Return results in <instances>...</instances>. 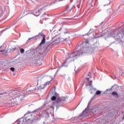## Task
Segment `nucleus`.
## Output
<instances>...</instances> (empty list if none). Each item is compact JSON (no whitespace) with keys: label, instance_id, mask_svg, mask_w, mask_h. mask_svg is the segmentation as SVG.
<instances>
[{"label":"nucleus","instance_id":"f257e3e1","mask_svg":"<svg viewBox=\"0 0 124 124\" xmlns=\"http://www.w3.org/2000/svg\"><path fill=\"white\" fill-rule=\"evenodd\" d=\"M89 48V47L85 46L84 44H80L78 46L76 51L72 53L68 54V57H66L64 63H66V62H71L74 61V57L78 58V57L82 56L83 54L87 53Z\"/></svg>","mask_w":124,"mask_h":124},{"label":"nucleus","instance_id":"f03ea898","mask_svg":"<svg viewBox=\"0 0 124 124\" xmlns=\"http://www.w3.org/2000/svg\"><path fill=\"white\" fill-rule=\"evenodd\" d=\"M33 117V115L31 112H28L23 117L19 119L16 121V124H26V123H28L29 121H31V123H32L34 121Z\"/></svg>","mask_w":124,"mask_h":124},{"label":"nucleus","instance_id":"7ed1b4c3","mask_svg":"<svg viewBox=\"0 0 124 124\" xmlns=\"http://www.w3.org/2000/svg\"><path fill=\"white\" fill-rule=\"evenodd\" d=\"M41 48H40V46H38L36 51L37 52L34 53L33 54V57L32 58V60L35 62H37L38 61H40V60H42L45 56H46V54L44 52H41Z\"/></svg>","mask_w":124,"mask_h":124},{"label":"nucleus","instance_id":"20e7f679","mask_svg":"<svg viewBox=\"0 0 124 124\" xmlns=\"http://www.w3.org/2000/svg\"><path fill=\"white\" fill-rule=\"evenodd\" d=\"M52 80H53L52 78H51L50 81L46 82V83H44L43 82V77H40L37 78L36 79V81L37 82V85H40L38 87H37L38 89H40L39 92H41V90H43V89L45 88L47 85H50V83L52 81Z\"/></svg>","mask_w":124,"mask_h":124},{"label":"nucleus","instance_id":"39448f33","mask_svg":"<svg viewBox=\"0 0 124 124\" xmlns=\"http://www.w3.org/2000/svg\"><path fill=\"white\" fill-rule=\"evenodd\" d=\"M66 100V98L64 97L57 98L56 102L57 108H59V107H61V106H62V104L65 102Z\"/></svg>","mask_w":124,"mask_h":124},{"label":"nucleus","instance_id":"423d86ee","mask_svg":"<svg viewBox=\"0 0 124 124\" xmlns=\"http://www.w3.org/2000/svg\"><path fill=\"white\" fill-rule=\"evenodd\" d=\"M39 36V38L40 39H41V38H43L40 44V46H39V47H40L42 45H43L44 43H45V42L46 41V35L45 34H43V32H41L39 33V34L37 35Z\"/></svg>","mask_w":124,"mask_h":124},{"label":"nucleus","instance_id":"0eeeda50","mask_svg":"<svg viewBox=\"0 0 124 124\" xmlns=\"http://www.w3.org/2000/svg\"><path fill=\"white\" fill-rule=\"evenodd\" d=\"M91 105V103H88L87 107L85 109V110L77 117L79 120H83L86 116H87V109L89 108V106Z\"/></svg>","mask_w":124,"mask_h":124},{"label":"nucleus","instance_id":"6e6552de","mask_svg":"<svg viewBox=\"0 0 124 124\" xmlns=\"http://www.w3.org/2000/svg\"><path fill=\"white\" fill-rule=\"evenodd\" d=\"M52 46L53 44L51 42H46L45 45V49H46V51H50L52 49Z\"/></svg>","mask_w":124,"mask_h":124},{"label":"nucleus","instance_id":"1a4fd4ad","mask_svg":"<svg viewBox=\"0 0 124 124\" xmlns=\"http://www.w3.org/2000/svg\"><path fill=\"white\" fill-rule=\"evenodd\" d=\"M40 88H38L36 86H33L30 87V93H36V92H39Z\"/></svg>","mask_w":124,"mask_h":124},{"label":"nucleus","instance_id":"9d476101","mask_svg":"<svg viewBox=\"0 0 124 124\" xmlns=\"http://www.w3.org/2000/svg\"><path fill=\"white\" fill-rule=\"evenodd\" d=\"M16 97H18V99H19V100L20 101H22L23 98H24V97H25V94H24V93H16Z\"/></svg>","mask_w":124,"mask_h":124},{"label":"nucleus","instance_id":"9b49d317","mask_svg":"<svg viewBox=\"0 0 124 124\" xmlns=\"http://www.w3.org/2000/svg\"><path fill=\"white\" fill-rule=\"evenodd\" d=\"M33 116H33V118L34 119V121L35 120V121H37L38 122L41 120V118H43V117H44V114L40 113L37 117H35L34 115Z\"/></svg>","mask_w":124,"mask_h":124},{"label":"nucleus","instance_id":"f8f14e48","mask_svg":"<svg viewBox=\"0 0 124 124\" xmlns=\"http://www.w3.org/2000/svg\"><path fill=\"white\" fill-rule=\"evenodd\" d=\"M99 47V43L98 42L96 41L95 43H94L92 47V49L93 51H94L97 49Z\"/></svg>","mask_w":124,"mask_h":124},{"label":"nucleus","instance_id":"ddd939ff","mask_svg":"<svg viewBox=\"0 0 124 124\" xmlns=\"http://www.w3.org/2000/svg\"><path fill=\"white\" fill-rule=\"evenodd\" d=\"M31 114L34 113L35 114L36 113H39V114L43 113V112L41 111V108H38L34 110V111L31 112Z\"/></svg>","mask_w":124,"mask_h":124},{"label":"nucleus","instance_id":"4468645a","mask_svg":"<svg viewBox=\"0 0 124 124\" xmlns=\"http://www.w3.org/2000/svg\"><path fill=\"white\" fill-rule=\"evenodd\" d=\"M72 10V8H71V9H70L69 7H68V8L63 12V14H68V13H69V12H70V11H71Z\"/></svg>","mask_w":124,"mask_h":124},{"label":"nucleus","instance_id":"2eb2a0df","mask_svg":"<svg viewBox=\"0 0 124 124\" xmlns=\"http://www.w3.org/2000/svg\"><path fill=\"white\" fill-rule=\"evenodd\" d=\"M44 6H43L42 8H41L38 12H36L35 13V14H36V15L37 16H38V15H40V13H41L42 10H43V9L44 8Z\"/></svg>","mask_w":124,"mask_h":124},{"label":"nucleus","instance_id":"dca6fc26","mask_svg":"<svg viewBox=\"0 0 124 124\" xmlns=\"http://www.w3.org/2000/svg\"><path fill=\"white\" fill-rule=\"evenodd\" d=\"M0 52L3 55H5V54H7V50H5V49L0 50Z\"/></svg>","mask_w":124,"mask_h":124},{"label":"nucleus","instance_id":"f3484780","mask_svg":"<svg viewBox=\"0 0 124 124\" xmlns=\"http://www.w3.org/2000/svg\"><path fill=\"white\" fill-rule=\"evenodd\" d=\"M60 43V41L59 40H56L52 42V44L54 45H58Z\"/></svg>","mask_w":124,"mask_h":124},{"label":"nucleus","instance_id":"a211bd4d","mask_svg":"<svg viewBox=\"0 0 124 124\" xmlns=\"http://www.w3.org/2000/svg\"><path fill=\"white\" fill-rule=\"evenodd\" d=\"M113 12V10L111 9H108V10H107V13H108V14H109L110 15V14H112Z\"/></svg>","mask_w":124,"mask_h":124},{"label":"nucleus","instance_id":"6ab92c4d","mask_svg":"<svg viewBox=\"0 0 124 124\" xmlns=\"http://www.w3.org/2000/svg\"><path fill=\"white\" fill-rule=\"evenodd\" d=\"M119 72H120V74H121V75L122 76H124V70L120 69Z\"/></svg>","mask_w":124,"mask_h":124},{"label":"nucleus","instance_id":"aec40b11","mask_svg":"<svg viewBox=\"0 0 124 124\" xmlns=\"http://www.w3.org/2000/svg\"><path fill=\"white\" fill-rule=\"evenodd\" d=\"M101 93V92L100 91H97L96 92L95 95H99Z\"/></svg>","mask_w":124,"mask_h":124},{"label":"nucleus","instance_id":"412c9836","mask_svg":"<svg viewBox=\"0 0 124 124\" xmlns=\"http://www.w3.org/2000/svg\"><path fill=\"white\" fill-rule=\"evenodd\" d=\"M114 88V85L111 87V88L110 89H107L106 91L104 92L105 93H107V92H108L109 91H111L112 89Z\"/></svg>","mask_w":124,"mask_h":124},{"label":"nucleus","instance_id":"4be33fe9","mask_svg":"<svg viewBox=\"0 0 124 124\" xmlns=\"http://www.w3.org/2000/svg\"><path fill=\"white\" fill-rule=\"evenodd\" d=\"M56 99H57V97L56 96H53L51 97V100H52V101L56 100Z\"/></svg>","mask_w":124,"mask_h":124},{"label":"nucleus","instance_id":"5701e85b","mask_svg":"<svg viewBox=\"0 0 124 124\" xmlns=\"http://www.w3.org/2000/svg\"><path fill=\"white\" fill-rule=\"evenodd\" d=\"M112 94L113 95H116V96H118V95H119V94H118V93H117V92H113L112 93Z\"/></svg>","mask_w":124,"mask_h":124},{"label":"nucleus","instance_id":"b1692460","mask_svg":"<svg viewBox=\"0 0 124 124\" xmlns=\"http://www.w3.org/2000/svg\"><path fill=\"white\" fill-rule=\"evenodd\" d=\"M89 86H90V87H93V81L91 80L88 83Z\"/></svg>","mask_w":124,"mask_h":124},{"label":"nucleus","instance_id":"393cba45","mask_svg":"<svg viewBox=\"0 0 124 124\" xmlns=\"http://www.w3.org/2000/svg\"><path fill=\"white\" fill-rule=\"evenodd\" d=\"M92 32H93V31L92 30V29H90L89 31L87 34V35H89L90 34H91V33H92Z\"/></svg>","mask_w":124,"mask_h":124},{"label":"nucleus","instance_id":"a878e982","mask_svg":"<svg viewBox=\"0 0 124 124\" xmlns=\"http://www.w3.org/2000/svg\"><path fill=\"white\" fill-rule=\"evenodd\" d=\"M25 52V49H24V48H21L20 49V53H21L22 54L24 53Z\"/></svg>","mask_w":124,"mask_h":124},{"label":"nucleus","instance_id":"bb28decb","mask_svg":"<svg viewBox=\"0 0 124 124\" xmlns=\"http://www.w3.org/2000/svg\"><path fill=\"white\" fill-rule=\"evenodd\" d=\"M35 40H37V39H40L39 36L37 35L35 36Z\"/></svg>","mask_w":124,"mask_h":124},{"label":"nucleus","instance_id":"cd10ccee","mask_svg":"<svg viewBox=\"0 0 124 124\" xmlns=\"http://www.w3.org/2000/svg\"><path fill=\"white\" fill-rule=\"evenodd\" d=\"M10 69L11 71H14L15 70V68L14 67H11Z\"/></svg>","mask_w":124,"mask_h":124},{"label":"nucleus","instance_id":"c85d7f7f","mask_svg":"<svg viewBox=\"0 0 124 124\" xmlns=\"http://www.w3.org/2000/svg\"><path fill=\"white\" fill-rule=\"evenodd\" d=\"M46 16V13H45L43 16H42V17H45V19H46V18H47Z\"/></svg>","mask_w":124,"mask_h":124},{"label":"nucleus","instance_id":"c756f323","mask_svg":"<svg viewBox=\"0 0 124 124\" xmlns=\"http://www.w3.org/2000/svg\"><path fill=\"white\" fill-rule=\"evenodd\" d=\"M30 39H32V40H35V36L34 37H32L31 38H30Z\"/></svg>","mask_w":124,"mask_h":124},{"label":"nucleus","instance_id":"7c9ffc66","mask_svg":"<svg viewBox=\"0 0 124 124\" xmlns=\"http://www.w3.org/2000/svg\"><path fill=\"white\" fill-rule=\"evenodd\" d=\"M16 49H17V48H16V47L12 48H11V50L14 51V50H16Z\"/></svg>","mask_w":124,"mask_h":124},{"label":"nucleus","instance_id":"2f4dec72","mask_svg":"<svg viewBox=\"0 0 124 124\" xmlns=\"http://www.w3.org/2000/svg\"><path fill=\"white\" fill-rule=\"evenodd\" d=\"M94 97H95V94L91 99L90 100L93 101V99H94Z\"/></svg>","mask_w":124,"mask_h":124},{"label":"nucleus","instance_id":"473e14b6","mask_svg":"<svg viewBox=\"0 0 124 124\" xmlns=\"http://www.w3.org/2000/svg\"><path fill=\"white\" fill-rule=\"evenodd\" d=\"M55 96H59L60 94H59L58 93H55Z\"/></svg>","mask_w":124,"mask_h":124},{"label":"nucleus","instance_id":"72a5a7b5","mask_svg":"<svg viewBox=\"0 0 124 124\" xmlns=\"http://www.w3.org/2000/svg\"><path fill=\"white\" fill-rule=\"evenodd\" d=\"M103 26V22H101V23L99 25V27H102Z\"/></svg>","mask_w":124,"mask_h":124},{"label":"nucleus","instance_id":"f704fd0d","mask_svg":"<svg viewBox=\"0 0 124 124\" xmlns=\"http://www.w3.org/2000/svg\"><path fill=\"white\" fill-rule=\"evenodd\" d=\"M31 40H32V39H30V38L28 39V40H27V42H31Z\"/></svg>","mask_w":124,"mask_h":124},{"label":"nucleus","instance_id":"c9c22d12","mask_svg":"<svg viewBox=\"0 0 124 124\" xmlns=\"http://www.w3.org/2000/svg\"><path fill=\"white\" fill-rule=\"evenodd\" d=\"M110 3H111V1H109L108 4L104 5V6H106V5H108V4H110Z\"/></svg>","mask_w":124,"mask_h":124},{"label":"nucleus","instance_id":"e433bc0d","mask_svg":"<svg viewBox=\"0 0 124 124\" xmlns=\"http://www.w3.org/2000/svg\"><path fill=\"white\" fill-rule=\"evenodd\" d=\"M62 66H65V67H67V65H65L64 64H63Z\"/></svg>","mask_w":124,"mask_h":124},{"label":"nucleus","instance_id":"4c0bfd02","mask_svg":"<svg viewBox=\"0 0 124 124\" xmlns=\"http://www.w3.org/2000/svg\"><path fill=\"white\" fill-rule=\"evenodd\" d=\"M3 47L2 46L0 45V49H3Z\"/></svg>","mask_w":124,"mask_h":124},{"label":"nucleus","instance_id":"58836bf2","mask_svg":"<svg viewBox=\"0 0 124 124\" xmlns=\"http://www.w3.org/2000/svg\"><path fill=\"white\" fill-rule=\"evenodd\" d=\"M63 0H59V1H62ZM70 1H71L72 2V1H73V0H70Z\"/></svg>","mask_w":124,"mask_h":124},{"label":"nucleus","instance_id":"ea45409f","mask_svg":"<svg viewBox=\"0 0 124 124\" xmlns=\"http://www.w3.org/2000/svg\"><path fill=\"white\" fill-rule=\"evenodd\" d=\"M88 76H89L90 78H92V77L91 76V75L90 74L88 75Z\"/></svg>","mask_w":124,"mask_h":124},{"label":"nucleus","instance_id":"a19ab883","mask_svg":"<svg viewBox=\"0 0 124 124\" xmlns=\"http://www.w3.org/2000/svg\"><path fill=\"white\" fill-rule=\"evenodd\" d=\"M76 67H75V69H74V70H75V72L76 73V72H77V71H76Z\"/></svg>","mask_w":124,"mask_h":124},{"label":"nucleus","instance_id":"79ce46f5","mask_svg":"<svg viewBox=\"0 0 124 124\" xmlns=\"http://www.w3.org/2000/svg\"><path fill=\"white\" fill-rule=\"evenodd\" d=\"M86 43L87 44H89V41H86Z\"/></svg>","mask_w":124,"mask_h":124},{"label":"nucleus","instance_id":"37998d69","mask_svg":"<svg viewBox=\"0 0 124 124\" xmlns=\"http://www.w3.org/2000/svg\"><path fill=\"white\" fill-rule=\"evenodd\" d=\"M92 101L90 100V101L89 102V103H92Z\"/></svg>","mask_w":124,"mask_h":124},{"label":"nucleus","instance_id":"c03bdc74","mask_svg":"<svg viewBox=\"0 0 124 124\" xmlns=\"http://www.w3.org/2000/svg\"><path fill=\"white\" fill-rule=\"evenodd\" d=\"M87 79L88 81L90 80V78H88Z\"/></svg>","mask_w":124,"mask_h":124},{"label":"nucleus","instance_id":"a18cd8bd","mask_svg":"<svg viewBox=\"0 0 124 124\" xmlns=\"http://www.w3.org/2000/svg\"><path fill=\"white\" fill-rule=\"evenodd\" d=\"M2 94H3V93H0V95H2Z\"/></svg>","mask_w":124,"mask_h":124},{"label":"nucleus","instance_id":"49530a36","mask_svg":"<svg viewBox=\"0 0 124 124\" xmlns=\"http://www.w3.org/2000/svg\"><path fill=\"white\" fill-rule=\"evenodd\" d=\"M14 25H15V24H12L11 26H14Z\"/></svg>","mask_w":124,"mask_h":124},{"label":"nucleus","instance_id":"de8ad7c7","mask_svg":"<svg viewBox=\"0 0 124 124\" xmlns=\"http://www.w3.org/2000/svg\"><path fill=\"white\" fill-rule=\"evenodd\" d=\"M80 3H81V1L79 0V4H80Z\"/></svg>","mask_w":124,"mask_h":124},{"label":"nucleus","instance_id":"09e8293b","mask_svg":"<svg viewBox=\"0 0 124 124\" xmlns=\"http://www.w3.org/2000/svg\"><path fill=\"white\" fill-rule=\"evenodd\" d=\"M52 107H53V106H50V108H52Z\"/></svg>","mask_w":124,"mask_h":124},{"label":"nucleus","instance_id":"8fccbe9b","mask_svg":"<svg viewBox=\"0 0 124 124\" xmlns=\"http://www.w3.org/2000/svg\"><path fill=\"white\" fill-rule=\"evenodd\" d=\"M56 3V2H52V3Z\"/></svg>","mask_w":124,"mask_h":124},{"label":"nucleus","instance_id":"3c124183","mask_svg":"<svg viewBox=\"0 0 124 124\" xmlns=\"http://www.w3.org/2000/svg\"><path fill=\"white\" fill-rule=\"evenodd\" d=\"M47 16H49V14H47Z\"/></svg>","mask_w":124,"mask_h":124},{"label":"nucleus","instance_id":"603ef678","mask_svg":"<svg viewBox=\"0 0 124 124\" xmlns=\"http://www.w3.org/2000/svg\"><path fill=\"white\" fill-rule=\"evenodd\" d=\"M91 93H93V92H91Z\"/></svg>","mask_w":124,"mask_h":124},{"label":"nucleus","instance_id":"864d4df0","mask_svg":"<svg viewBox=\"0 0 124 124\" xmlns=\"http://www.w3.org/2000/svg\"><path fill=\"white\" fill-rule=\"evenodd\" d=\"M117 78V77H115V78Z\"/></svg>","mask_w":124,"mask_h":124},{"label":"nucleus","instance_id":"5fc2aeb1","mask_svg":"<svg viewBox=\"0 0 124 124\" xmlns=\"http://www.w3.org/2000/svg\"><path fill=\"white\" fill-rule=\"evenodd\" d=\"M78 6V4H77Z\"/></svg>","mask_w":124,"mask_h":124}]
</instances>
